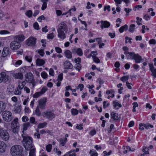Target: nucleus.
I'll return each mask as SVG.
<instances>
[{
  "label": "nucleus",
  "instance_id": "f257e3e1",
  "mask_svg": "<svg viewBox=\"0 0 156 156\" xmlns=\"http://www.w3.org/2000/svg\"><path fill=\"white\" fill-rule=\"evenodd\" d=\"M67 31V25L64 22L61 23L58 25L57 29L58 37L62 40L65 39L66 37V33Z\"/></svg>",
  "mask_w": 156,
  "mask_h": 156
},
{
  "label": "nucleus",
  "instance_id": "f03ea898",
  "mask_svg": "<svg viewBox=\"0 0 156 156\" xmlns=\"http://www.w3.org/2000/svg\"><path fill=\"white\" fill-rule=\"evenodd\" d=\"M23 138V144L25 149L27 150H30L33 148H35L33 144L32 138L26 135H22Z\"/></svg>",
  "mask_w": 156,
  "mask_h": 156
},
{
  "label": "nucleus",
  "instance_id": "7ed1b4c3",
  "mask_svg": "<svg viewBox=\"0 0 156 156\" xmlns=\"http://www.w3.org/2000/svg\"><path fill=\"white\" fill-rule=\"evenodd\" d=\"M23 151L22 147L18 145L12 146L10 150L11 154L12 156H20Z\"/></svg>",
  "mask_w": 156,
  "mask_h": 156
},
{
  "label": "nucleus",
  "instance_id": "20e7f679",
  "mask_svg": "<svg viewBox=\"0 0 156 156\" xmlns=\"http://www.w3.org/2000/svg\"><path fill=\"white\" fill-rule=\"evenodd\" d=\"M0 137L2 140L7 141L9 138L8 132L3 128L2 127L0 129Z\"/></svg>",
  "mask_w": 156,
  "mask_h": 156
},
{
  "label": "nucleus",
  "instance_id": "39448f33",
  "mask_svg": "<svg viewBox=\"0 0 156 156\" xmlns=\"http://www.w3.org/2000/svg\"><path fill=\"white\" fill-rule=\"evenodd\" d=\"M25 84L26 83L25 81L19 82L18 87L14 89V94L16 95H21L22 89Z\"/></svg>",
  "mask_w": 156,
  "mask_h": 156
},
{
  "label": "nucleus",
  "instance_id": "423d86ee",
  "mask_svg": "<svg viewBox=\"0 0 156 156\" xmlns=\"http://www.w3.org/2000/svg\"><path fill=\"white\" fill-rule=\"evenodd\" d=\"M129 59L134 60L136 63H140L142 60L141 56L133 52H130L129 53Z\"/></svg>",
  "mask_w": 156,
  "mask_h": 156
},
{
  "label": "nucleus",
  "instance_id": "0eeeda50",
  "mask_svg": "<svg viewBox=\"0 0 156 156\" xmlns=\"http://www.w3.org/2000/svg\"><path fill=\"white\" fill-rule=\"evenodd\" d=\"M10 78L6 73L2 72L0 73V83L3 82L8 83L10 82Z\"/></svg>",
  "mask_w": 156,
  "mask_h": 156
},
{
  "label": "nucleus",
  "instance_id": "6e6552de",
  "mask_svg": "<svg viewBox=\"0 0 156 156\" xmlns=\"http://www.w3.org/2000/svg\"><path fill=\"white\" fill-rule=\"evenodd\" d=\"M2 116L3 120L7 122L10 121L12 119V113L8 111H5L3 112Z\"/></svg>",
  "mask_w": 156,
  "mask_h": 156
},
{
  "label": "nucleus",
  "instance_id": "1a4fd4ad",
  "mask_svg": "<svg viewBox=\"0 0 156 156\" xmlns=\"http://www.w3.org/2000/svg\"><path fill=\"white\" fill-rule=\"evenodd\" d=\"M47 101V99L44 98L40 99L38 101V105L37 107L40 108L41 110H44L45 109L46 102Z\"/></svg>",
  "mask_w": 156,
  "mask_h": 156
},
{
  "label": "nucleus",
  "instance_id": "9d476101",
  "mask_svg": "<svg viewBox=\"0 0 156 156\" xmlns=\"http://www.w3.org/2000/svg\"><path fill=\"white\" fill-rule=\"evenodd\" d=\"M36 38L33 37H30L26 41V44L30 46H34L36 43Z\"/></svg>",
  "mask_w": 156,
  "mask_h": 156
},
{
  "label": "nucleus",
  "instance_id": "9b49d317",
  "mask_svg": "<svg viewBox=\"0 0 156 156\" xmlns=\"http://www.w3.org/2000/svg\"><path fill=\"white\" fill-rule=\"evenodd\" d=\"M10 48L13 50H16L19 48L21 46V44L18 41L14 40V41L12 42L10 44Z\"/></svg>",
  "mask_w": 156,
  "mask_h": 156
},
{
  "label": "nucleus",
  "instance_id": "f8f14e48",
  "mask_svg": "<svg viewBox=\"0 0 156 156\" xmlns=\"http://www.w3.org/2000/svg\"><path fill=\"white\" fill-rule=\"evenodd\" d=\"M45 116L48 119H52L55 117V115L51 112H43Z\"/></svg>",
  "mask_w": 156,
  "mask_h": 156
},
{
  "label": "nucleus",
  "instance_id": "ddd939ff",
  "mask_svg": "<svg viewBox=\"0 0 156 156\" xmlns=\"http://www.w3.org/2000/svg\"><path fill=\"white\" fill-rule=\"evenodd\" d=\"M6 149V145L5 143L2 141H0V152L3 153Z\"/></svg>",
  "mask_w": 156,
  "mask_h": 156
},
{
  "label": "nucleus",
  "instance_id": "4468645a",
  "mask_svg": "<svg viewBox=\"0 0 156 156\" xmlns=\"http://www.w3.org/2000/svg\"><path fill=\"white\" fill-rule=\"evenodd\" d=\"M150 70L152 72V75L156 78V69L154 67L153 64L149 65Z\"/></svg>",
  "mask_w": 156,
  "mask_h": 156
},
{
  "label": "nucleus",
  "instance_id": "2eb2a0df",
  "mask_svg": "<svg viewBox=\"0 0 156 156\" xmlns=\"http://www.w3.org/2000/svg\"><path fill=\"white\" fill-rule=\"evenodd\" d=\"M63 65L65 69H71L73 67L72 64L69 61H65Z\"/></svg>",
  "mask_w": 156,
  "mask_h": 156
},
{
  "label": "nucleus",
  "instance_id": "dca6fc26",
  "mask_svg": "<svg viewBox=\"0 0 156 156\" xmlns=\"http://www.w3.org/2000/svg\"><path fill=\"white\" fill-rule=\"evenodd\" d=\"M14 91V88L13 86L11 85H9L7 89V93L8 94H13Z\"/></svg>",
  "mask_w": 156,
  "mask_h": 156
},
{
  "label": "nucleus",
  "instance_id": "f3484780",
  "mask_svg": "<svg viewBox=\"0 0 156 156\" xmlns=\"http://www.w3.org/2000/svg\"><path fill=\"white\" fill-rule=\"evenodd\" d=\"M26 80L29 83L33 81V77L32 74L31 73H28L27 74L26 79Z\"/></svg>",
  "mask_w": 156,
  "mask_h": 156
},
{
  "label": "nucleus",
  "instance_id": "a211bd4d",
  "mask_svg": "<svg viewBox=\"0 0 156 156\" xmlns=\"http://www.w3.org/2000/svg\"><path fill=\"white\" fill-rule=\"evenodd\" d=\"M9 48L7 47H5L4 48L2 52V57H5L9 54Z\"/></svg>",
  "mask_w": 156,
  "mask_h": 156
},
{
  "label": "nucleus",
  "instance_id": "6ab92c4d",
  "mask_svg": "<svg viewBox=\"0 0 156 156\" xmlns=\"http://www.w3.org/2000/svg\"><path fill=\"white\" fill-rule=\"evenodd\" d=\"M45 63V61L44 60L40 58H37L36 61V63L37 66H42Z\"/></svg>",
  "mask_w": 156,
  "mask_h": 156
},
{
  "label": "nucleus",
  "instance_id": "aec40b11",
  "mask_svg": "<svg viewBox=\"0 0 156 156\" xmlns=\"http://www.w3.org/2000/svg\"><path fill=\"white\" fill-rule=\"evenodd\" d=\"M101 23L102 24V25L101 26V27L102 29H103V27L108 28L110 25V23L107 21H105L104 22L101 21Z\"/></svg>",
  "mask_w": 156,
  "mask_h": 156
},
{
  "label": "nucleus",
  "instance_id": "412c9836",
  "mask_svg": "<svg viewBox=\"0 0 156 156\" xmlns=\"http://www.w3.org/2000/svg\"><path fill=\"white\" fill-rule=\"evenodd\" d=\"M16 41L18 40L19 41L22 42L24 41L25 37L23 35L21 34L15 36L14 38Z\"/></svg>",
  "mask_w": 156,
  "mask_h": 156
},
{
  "label": "nucleus",
  "instance_id": "4be33fe9",
  "mask_svg": "<svg viewBox=\"0 0 156 156\" xmlns=\"http://www.w3.org/2000/svg\"><path fill=\"white\" fill-rule=\"evenodd\" d=\"M122 49L124 51V53L126 55V57L127 58V59H129V53H130V52L128 51L129 50L128 48L126 46H124L122 48Z\"/></svg>",
  "mask_w": 156,
  "mask_h": 156
},
{
  "label": "nucleus",
  "instance_id": "5701e85b",
  "mask_svg": "<svg viewBox=\"0 0 156 156\" xmlns=\"http://www.w3.org/2000/svg\"><path fill=\"white\" fill-rule=\"evenodd\" d=\"M6 107V104L5 103L0 101V114L5 109Z\"/></svg>",
  "mask_w": 156,
  "mask_h": 156
},
{
  "label": "nucleus",
  "instance_id": "b1692460",
  "mask_svg": "<svg viewBox=\"0 0 156 156\" xmlns=\"http://www.w3.org/2000/svg\"><path fill=\"white\" fill-rule=\"evenodd\" d=\"M18 120V119L17 118H15L11 122V127H15L16 126H20Z\"/></svg>",
  "mask_w": 156,
  "mask_h": 156
},
{
  "label": "nucleus",
  "instance_id": "393cba45",
  "mask_svg": "<svg viewBox=\"0 0 156 156\" xmlns=\"http://www.w3.org/2000/svg\"><path fill=\"white\" fill-rule=\"evenodd\" d=\"M111 118L114 120H117L118 119V115L117 113L112 112L111 114Z\"/></svg>",
  "mask_w": 156,
  "mask_h": 156
},
{
  "label": "nucleus",
  "instance_id": "a878e982",
  "mask_svg": "<svg viewBox=\"0 0 156 156\" xmlns=\"http://www.w3.org/2000/svg\"><path fill=\"white\" fill-rule=\"evenodd\" d=\"M64 54L65 56L67 58L70 59L72 58V54L70 51L69 50L66 51L64 52Z\"/></svg>",
  "mask_w": 156,
  "mask_h": 156
},
{
  "label": "nucleus",
  "instance_id": "bb28decb",
  "mask_svg": "<svg viewBox=\"0 0 156 156\" xmlns=\"http://www.w3.org/2000/svg\"><path fill=\"white\" fill-rule=\"evenodd\" d=\"M60 144L62 146H64L67 141V139L66 138H61L59 139Z\"/></svg>",
  "mask_w": 156,
  "mask_h": 156
},
{
  "label": "nucleus",
  "instance_id": "cd10ccee",
  "mask_svg": "<svg viewBox=\"0 0 156 156\" xmlns=\"http://www.w3.org/2000/svg\"><path fill=\"white\" fill-rule=\"evenodd\" d=\"M128 29V25L126 24H125L123 26H122L119 29V32L120 33H122L124 30L126 31Z\"/></svg>",
  "mask_w": 156,
  "mask_h": 156
},
{
  "label": "nucleus",
  "instance_id": "c85d7f7f",
  "mask_svg": "<svg viewBox=\"0 0 156 156\" xmlns=\"http://www.w3.org/2000/svg\"><path fill=\"white\" fill-rule=\"evenodd\" d=\"M29 156H36V149L33 148L30 151Z\"/></svg>",
  "mask_w": 156,
  "mask_h": 156
},
{
  "label": "nucleus",
  "instance_id": "c756f323",
  "mask_svg": "<svg viewBox=\"0 0 156 156\" xmlns=\"http://www.w3.org/2000/svg\"><path fill=\"white\" fill-rule=\"evenodd\" d=\"M30 126V124L29 122H27L24 123L23 125V131L22 132L23 133L24 132V131H26L27 130V128Z\"/></svg>",
  "mask_w": 156,
  "mask_h": 156
},
{
  "label": "nucleus",
  "instance_id": "7c9ffc66",
  "mask_svg": "<svg viewBox=\"0 0 156 156\" xmlns=\"http://www.w3.org/2000/svg\"><path fill=\"white\" fill-rule=\"evenodd\" d=\"M20 126H16L15 127H11L13 132L15 133H18L19 130Z\"/></svg>",
  "mask_w": 156,
  "mask_h": 156
},
{
  "label": "nucleus",
  "instance_id": "2f4dec72",
  "mask_svg": "<svg viewBox=\"0 0 156 156\" xmlns=\"http://www.w3.org/2000/svg\"><path fill=\"white\" fill-rule=\"evenodd\" d=\"M92 58L94 61L96 63H99L100 62V59L96 56V55H93Z\"/></svg>",
  "mask_w": 156,
  "mask_h": 156
},
{
  "label": "nucleus",
  "instance_id": "473e14b6",
  "mask_svg": "<svg viewBox=\"0 0 156 156\" xmlns=\"http://www.w3.org/2000/svg\"><path fill=\"white\" fill-rule=\"evenodd\" d=\"M39 108H40L37 106L35 110V113L38 116H40L41 114V113Z\"/></svg>",
  "mask_w": 156,
  "mask_h": 156
},
{
  "label": "nucleus",
  "instance_id": "72a5a7b5",
  "mask_svg": "<svg viewBox=\"0 0 156 156\" xmlns=\"http://www.w3.org/2000/svg\"><path fill=\"white\" fill-rule=\"evenodd\" d=\"M90 156H98V154L95 150H92L90 151Z\"/></svg>",
  "mask_w": 156,
  "mask_h": 156
},
{
  "label": "nucleus",
  "instance_id": "f704fd0d",
  "mask_svg": "<svg viewBox=\"0 0 156 156\" xmlns=\"http://www.w3.org/2000/svg\"><path fill=\"white\" fill-rule=\"evenodd\" d=\"M135 25L134 24H132L130 25L129 31L130 32H133L135 29Z\"/></svg>",
  "mask_w": 156,
  "mask_h": 156
},
{
  "label": "nucleus",
  "instance_id": "c9c22d12",
  "mask_svg": "<svg viewBox=\"0 0 156 156\" xmlns=\"http://www.w3.org/2000/svg\"><path fill=\"white\" fill-rule=\"evenodd\" d=\"M74 68L78 72H80L81 68V66L80 64L76 63L74 66Z\"/></svg>",
  "mask_w": 156,
  "mask_h": 156
},
{
  "label": "nucleus",
  "instance_id": "e433bc0d",
  "mask_svg": "<svg viewBox=\"0 0 156 156\" xmlns=\"http://www.w3.org/2000/svg\"><path fill=\"white\" fill-rule=\"evenodd\" d=\"M15 77L17 79H22L23 77V75L20 73H16L15 74Z\"/></svg>",
  "mask_w": 156,
  "mask_h": 156
},
{
  "label": "nucleus",
  "instance_id": "4c0bfd02",
  "mask_svg": "<svg viewBox=\"0 0 156 156\" xmlns=\"http://www.w3.org/2000/svg\"><path fill=\"white\" fill-rule=\"evenodd\" d=\"M113 106L115 108H116L117 106H118L119 108L122 107V105L119 103L117 101H114L113 102Z\"/></svg>",
  "mask_w": 156,
  "mask_h": 156
},
{
  "label": "nucleus",
  "instance_id": "58836bf2",
  "mask_svg": "<svg viewBox=\"0 0 156 156\" xmlns=\"http://www.w3.org/2000/svg\"><path fill=\"white\" fill-rule=\"evenodd\" d=\"M42 94L40 92H37L34 94L33 97L34 98H37L39 97Z\"/></svg>",
  "mask_w": 156,
  "mask_h": 156
},
{
  "label": "nucleus",
  "instance_id": "ea45409f",
  "mask_svg": "<svg viewBox=\"0 0 156 156\" xmlns=\"http://www.w3.org/2000/svg\"><path fill=\"white\" fill-rule=\"evenodd\" d=\"M52 147V145L50 144H48L46 146V150L47 152H49L51 151Z\"/></svg>",
  "mask_w": 156,
  "mask_h": 156
},
{
  "label": "nucleus",
  "instance_id": "a19ab883",
  "mask_svg": "<svg viewBox=\"0 0 156 156\" xmlns=\"http://www.w3.org/2000/svg\"><path fill=\"white\" fill-rule=\"evenodd\" d=\"M149 149L147 147H144L142 150V151L145 153V154H143L144 155L145 154H149Z\"/></svg>",
  "mask_w": 156,
  "mask_h": 156
},
{
  "label": "nucleus",
  "instance_id": "79ce46f5",
  "mask_svg": "<svg viewBox=\"0 0 156 156\" xmlns=\"http://www.w3.org/2000/svg\"><path fill=\"white\" fill-rule=\"evenodd\" d=\"M76 53L77 55L80 56L83 55V51L82 49L80 48H78L76 50Z\"/></svg>",
  "mask_w": 156,
  "mask_h": 156
},
{
  "label": "nucleus",
  "instance_id": "37998d69",
  "mask_svg": "<svg viewBox=\"0 0 156 156\" xmlns=\"http://www.w3.org/2000/svg\"><path fill=\"white\" fill-rule=\"evenodd\" d=\"M72 114L74 115H77L78 113V111L76 109L72 108L71 110Z\"/></svg>",
  "mask_w": 156,
  "mask_h": 156
},
{
  "label": "nucleus",
  "instance_id": "c03bdc74",
  "mask_svg": "<svg viewBox=\"0 0 156 156\" xmlns=\"http://www.w3.org/2000/svg\"><path fill=\"white\" fill-rule=\"evenodd\" d=\"M145 128L146 129H149V128L150 127L151 128H152L153 127V126L150 124L149 123H147V124H144V125H143Z\"/></svg>",
  "mask_w": 156,
  "mask_h": 156
},
{
  "label": "nucleus",
  "instance_id": "a18cd8bd",
  "mask_svg": "<svg viewBox=\"0 0 156 156\" xmlns=\"http://www.w3.org/2000/svg\"><path fill=\"white\" fill-rule=\"evenodd\" d=\"M47 123L46 122L39 123L37 126L38 128H42L46 126Z\"/></svg>",
  "mask_w": 156,
  "mask_h": 156
},
{
  "label": "nucleus",
  "instance_id": "49530a36",
  "mask_svg": "<svg viewBox=\"0 0 156 156\" xmlns=\"http://www.w3.org/2000/svg\"><path fill=\"white\" fill-rule=\"evenodd\" d=\"M128 76H125L122 77L120 78V80L123 82H124L127 80L129 79Z\"/></svg>",
  "mask_w": 156,
  "mask_h": 156
},
{
  "label": "nucleus",
  "instance_id": "de8ad7c7",
  "mask_svg": "<svg viewBox=\"0 0 156 156\" xmlns=\"http://www.w3.org/2000/svg\"><path fill=\"white\" fill-rule=\"evenodd\" d=\"M25 14L27 16L30 18L32 16V12L30 10H28L26 12Z\"/></svg>",
  "mask_w": 156,
  "mask_h": 156
},
{
  "label": "nucleus",
  "instance_id": "09e8293b",
  "mask_svg": "<svg viewBox=\"0 0 156 156\" xmlns=\"http://www.w3.org/2000/svg\"><path fill=\"white\" fill-rule=\"evenodd\" d=\"M41 77L44 79H46L48 76L47 73L45 72H43L41 73Z\"/></svg>",
  "mask_w": 156,
  "mask_h": 156
},
{
  "label": "nucleus",
  "instance_id": "8fccbe9b",
  "mask_svg": "<svg viewBox=\"0 0 156 156\" xmlns=\"http://www.w3.org/2000/svg\"><path fill=\"white\" fill-rule=\"evenodd\" d=\"M22 62V60H19L16 61L15 63H13V64L16 66H18L20 65Z\"/></svg>",
  "mask_w": 156,
  "mask_h": 156
},
{
  "label": "nucleus",
  "instance_id": "3c124183",
  "mask_svg": "<svg viewBox=\"0 0 156 156\" xmlns=\"http://www.w3.org/2000/svg\"><path fill=\"white\" fill-rule=\"evenodd\" d=\"M83 124H77L76 128L79 130H82L83 129Z\"/></svg>",
  "mask_w": 156,
  "mask_h": 156
},
{
  "label": "nucleus",
  "instance_id": "603ef678",
  "mask_svg": "<svg viewBox=\"0 0 156 156\" xmlns=\"http://www.w3.org/2000/svg\"><path fill=\"white\" fill-rule=\"evenodd\" d=\"M110 105L109 103H107V101H104L103 102V107L104 108H105L108 107Z\"/></svg>",
  "mask_w": 156,
  "mask_h": 156
},
{
  "label": "nucleus",
  "instance_id": "864d4df0",
  "mask_svg": "<svg viewBox=\"0 0 156 156\" xmlns=\"http://www.w3.org/2000/svg\"><path fill=\"white\" fill-rule=\"evenodd\" d=\"M30 122L31 123L36 124L37 122H35V119L34 117H31L30 119Z\"/></svg>",
  "mask_w": 156,
  "mask_h": 156
},
{
  "label": "nucleus",
  "instance_id": "5fc2aeb1",
  "mask_svg": "<svg viewBox=\"0 0 156 156\" xmlns=\"http://www.w3.org/2000/svg\"><path fill=\"white\" fill-rule=\"evenodd\" d=\"M47 90V88L46 87H43L41 89V90L40 91V92L41 93V94L42 95L43 94H44Z\"/></svg>",
  "mask_w": 156,
  "mask_h": 156
},
{
  "label": "nucleus",
  "instance_id": "6e6d98bb",
  "mask_svg": "<svg viewBox=\"0 0 156 156\" xmlns=\"http://www.w3.org/2000/svg\"><path fill=\"white\" fill-rule=\"evenodd\" d=\"M33 27L36 30H38L39 29V25L37 22H36L34 24Z\"/></svg>",
  "mask_w": 156,
  "mask_h": 156
},
{
  "label": "nucleus",
  "instance_id": "4d7b16f0",
  "mask_svg": "<svg viewBox=\"0 0 156 156\" xmlns=\"http://www.w3.org/2000/svg\"><path fill=\"white\" fill-rule=\"evenodd\" d=\"M153 9L152 8H150L148 10V12H150L151 11H152L151 12L150 15L151 16H154L155 15V13L153 12Z\"/></svg>",
  "mask_w": 156,
  "mask_h": 156
},
{
  "label": "nucleus",
  "instance_id": "13d9d810",
  "mask_svg": "<svg viewBox=\"0 0 156 156\" xmlns=\"http://www.w3.org/2000/svg\"><path fill=\"white\" fill-rule=\"evenodd\" d=\"M21 111V106H18L16 107L15 109V112L17 113H19Z\"/></svg>",
  "mask_w": 156,
  "mask_h": 156
},
{
  "label": "nucleus",
  "instance_id": "bf43d9fd",
  "mask_svg": "<svg viewBox=\"0 0 156 156\" xmlns=\"http://www.w3.org/2000/svg\"><path fill=\"white\" fill-rule=\"evenodd\" d=\"M76 10V9L75 8V7L74 6H73V8H70L68 11V12H69V16L71 15V11H75Z\"/></svg>",
  "mask_w": 156,
  "mask_h": 156
},
{
  "label": "nucleus",
  "instance_id": "052dcab7",
  "mask_svg": "<svg viewBox=\"0 0 156 156\" xmlns=\"http://www.w3.org/2000/svg\"><path fill=\"white\" fill-rule=\"evenodd\" d=\"M10 32L6 30H2L0 31V34H9Z\"/></svg>",
  "mask_w": 156,
  "mask_h": 156
},
{
  "label": "nucleus",
  "instance_id": "680f3d73",
  "mask_svg": "<svg viewBox=\"0 0 156 156\" xmlns=\"http://www.w3.org/2000/svg\"><path fill=\"white\" fill-rule=\"evenodd\" d=\"M37 132L35 133L34 134V136L35 138L37 137V139H39L40 138V134L38 133V130L37 129Z\"/></svg>",
  "mask_w": 156,
  "mask_h": 156
},
{
  "label": "nucleus",
  "instance_id": "e2e57ef3",
  "mask_svg": "<svg viewBox=\"0 0 156 156\" xmlns=\"http://www.w3.org/2000/svg\"><path fill=\"white\" fill-rule=\"evenodd\" d=\"M25 59L29 62H31L32 61V57L30 56H26L25 57Z\"/></svg>",
  "mask_w": 156,
  "mask_h": 156
},
{
  "label": "nucleus",
  "instance_id": "0e129e2a",
  "mask_svg": "<svg viewBox=\"0 0 156 156\" xmlns=\"http://www.w3.org/2000/svg\"><path fill=\"white\" fill-rule=\"evenodd\" d=\"M63 78V74L61 73L59 74L58 77V80L59 81H62Z\"/></svg>",
  "mask_w": 156,
  "mask_h": 156
},
{
  "label": "nucleus",
  "instance_id": "69168bd1",
  "mask_svg": "<svg viewBox=\"0 0 156 156\" xmlns=\"http://www.w3.org/2000/svg\"><path fill=\"white\" fill-rule=\"evenodd\" d=\"M53 34V33H51L50 34H48V35L47 36V38L49 39H52L54 37Z\"/></svg>",
  "mask_w": 156,
  "mask_h": 156
},
{
  "label": "nucleus",
  "instance_id": "338daca9",
  "mask_svg": "<svg viewBox=\"0 0 156 156\" xmlns=\"http://www.w3.org/2000/svg\"><path fill=\"white\" fill-rule=\"evenodd\" d=\"M96 133V131L95 129H93L91 130L89 133L90 135L91 136H93L95 135Z\"/></svg>",
  "mask_w": 156,
  "mask_h": 156
},
{
  "label": "nucleus",
  "instance_id": "774afa93",
  "mask_svg": "<svg viewBox=\"0 0 156 156\" xmlns=\"http://www.w3.org/2000/svg\"><path fill=\"white\" fill-rule=\"evenodd\" d=\"M38 53L41 56H43L44 54V50L40 49L38 50Z\"/></svg>",
  "mask_w": 156,
  "mask_h": 156
}]
</instances>
